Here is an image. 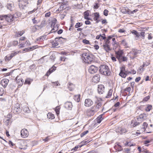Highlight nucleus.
Instances as JSON below:
<instances>
[{
	"label": "nucleus",
	"mask_w": 153,
	"mask_h": 153,
	"mask_svg": "<svg viewBox=\"0 0 153 153\" xmlns=\"http://www.w3.org/2000/svg\"><path fill=\"white\" fill-rule=\"evenodd\" d=\"M99 70L100 73L104 75H109L110 74V69L108 66L106 65H101Z\"/></svg>",
	"instance_id": "nucleus-1"
},
{
	"label": "nucleus",
	"mask_w": 153,
	"mask_h": 153,
	"mask_svg": "<svg viewBox=\"0 0 153 153\" xmlns=\"http://www.w3.org/2000/svg\"><path fill=\"white\" fill-rule=\"evenodd\" d=\"M112 38L111 36H109L107 39L104 41L103 44V46L105 51L108 52L111 51V49L110 48V40Z\"/></svg>",
	"instance_id": "nucleus-2"
},
{
	"label": "nucleus",
	"mask_w": 153,
	"mask_h": 153,
	"mask_svg": "<svg viewBox=\"0 0 153 153\" xmlns=\"http://www.w3.org/2000/svg\"><path fill=\"white\" fill-rule=\"evenodd\" d=\"M82 59L85 63L88 64L91 63L93 60L92 58L86 53H83L82 54Z\"/></svg>",
	"instance_id": "nucleus-3"
},
{
	"label": "nucleus",
	"mask_w": 153,
	"mask_h": 153,
	"mask_svg": "<svg viewBox=\"0 0 153 153\" xmlns=\"http://www.w3.org/2000/svg\"><path fill=\"white\" fill-rule=\"evenodd\" d=\"M140 52V51L137 49H132L130 52L129 53L128 56L130 58L133 59L136 56V55Z\"/></svg>",
	"instance_id": "nucleus-4"
},
{
	"label": "nucleus",
	"mask_w": 153,
	"mask_h": 153,
	"mask_svg": "<svg viewBox=\"0 0 153 153\" xmlns=\"http://www.w3.org/2000/svg\"><path fill=\"white\" fill-rule=\"evenodd\" d=\"M20 51H13L12 52V53L10 54H9L8 55L6 56L5 57V60L6 61H9L13 57L16 56V55L18 54Z\"/></svg>",
	"instance_id": "nucleus-5"
},
{
	"label": "nucleus",
	"mask_w": 153,
	"mask_h": 153,
	"mask_svg": "<svg viewBox=\"0 0 153 153\" xmlns=\"http://www.w3.org/2000/svg\"><path fill=\"white\" fill-rule=\"evenodd\" d=\"M19 6L21 9H24L28 4L27 0H20L19 1Z\"/></svg>",
	"instance_id": "nucleus-6"
},
{
	"label": "nucleus",
	"mask_w": 153,
	"mask_h": 153,
	"mask_svg": "<svg viewBox=\"0 0 153 153\" xmlns=\"http://www.w3.org/2000/svg\"><path fill=\"white\" fill-rule=\"evenodd\" d=\"M21 111L20 105L18 103H16L13 108V112L15 114H17L20 112Z\"/></svg>",
	"instance_id": "nucleus-7"
},
{
	"label": "nucleus",
	"mask_w": 153,
	"mask_h": 153,
	"mask_svg": "<svg viewBox=\"0 0 153 153\" xmlns=\"http://www.w3.org/2000/svg\"><path fill=\"white\" fill-rule=\"evenodd\" d=\"M21 137L23 138H25L27 137L29 135V133L26 129H22L21 131Z\"/></svg>",
	"instance_id": "nucleus-8"
},
{
	"label": "nucleus",
	"mask_w": 153,
	"mask_h": 153,
	"mask_svg": "<svg viewBox=\"0 0 153 153\" xmlns=\"http://www.w3.org/2000/svg\"><path fill=\"white\" fill-rule=\"evenodd\" d=\"M97 68L94 65L90 66L88 69L89 72L91 74H94L97 71Z\"/></svg>",
	"instance_id": "nucleus-9"
},
{
	"label": "nucleus",
	"mask_w": 153,
	"mask_h": 153,
	"mask_svg": "<svg viewBox=\"0 0 153 153\" xmlns=\"http://www.w3.org/2000/svg\"><path fill=\"white\" fill-rule=\"evenodd\" d=\"M125 70L124 67H122L121 68L119 74V75L122 78H125L127 75V74L125 72Z\"/></svg>",
	"instance_id": "nucleus-10"
},
{
	"label": "nucleus",
	"mask_w": 153,
	"mask_h": 153,
	"mask_svg": "<svg viewBox=\"0 0 153 153\" xmlns=\"http://www.w3.org/2000/svg\"><path fill=\"white\" fill-rule=\"evenodd\" d=\"M116 131L120 134L125 133L127 131L126 128L124 127H119L116 129Z\"/></svg>",
	"instance_id": "nucleus-11"
},
{
	"label": "nucleus",
	"mask_w": 153,
	"mask_h": 153,
	"mask_svg": "<svg viewBox=\"0 0 153 153\" xmlns=\"http://www.w3.org/2000/svg\"><path fill=\"white\" fill-rule=\"evenodd\" d=\"M93 104V101L90 99H86L85 102V105L86 107H89L92 105Z\"/></svg>",
	"instance_id": "nucleus-12"
},
{
	"label": "nucleus",
	"mask_w": 153,
	"mask_h": 153,
	"mask_svg": "<svg viewBox=\"0 0 153 153\" xmlns=\"http://www.w3.org/2000/svg\"><path fill=\"white\" fill-rule=\"evenodd\" d=\"M5 19L8 22H11L13 21V16L12 15L8 14L4 15Z\"/></svg>",
	"instance_id": "nucleus-13"
},
{
	"label": "nucleus",
	"mask_w": 153,
	"mask_h": 153,
	"mask_svg": "<svg viewBox=\"0 0 153 153\" xmlns=\"http://www.w3.org/2000/svg\"><path fill=\"white\" fill-rule=\"evenodd\" d=\"M9 80L6 79H4L1 82V84L4 88L6 87L8 85Z\"/></svg>",
	"instance_id": "nucleus-14"
},
{
	"label": "nucleus",
	"mask_w": 153,
	"mask_h": 153,
	"mask_svg": "<svg viewBox=\"0 0 153 153\" xmlns=\"http://www.w3.org/2000/svg\"><path fill=\"white\" fill-rule=\"evenodd\" d=\"M105 88L102 85H98V91L99 94H102L104 91Z\"/></svg>",
	"instance_id": "nucleus-15"
},
{
	"label": "nucleus",
	"mask_w": 153,
	"mask_h": 153,
	"mask_svg": "<svg viewBox=\"0 0 153 153\" xmlns=\"http://www.w3.org/2000/svg\"><path fill=\"white\" fill-rule=\"evenodd\" d=\"M65 107L69 110H71L72 108L73 105L71 102H66L65 104Z\"/></svg>",
	"instance_id": "nucleus-16"
},
{
	"label": "nucleus",
	"mask_w": 153,
	"mask_h": 153,
	"mask_svg": "<svg viewBox=\"0 0 153 153\" xmlns=\"http://www.w3.org/2000/svg\"><path fill=\"white\" fill-rule=\"evenodd\" d=\"M100 79V76L99 75H97L94 76L92 79V81L95 83H97Z\"/></svg>",
	"instance_id": "nucleus-17"
},
{
	"label": "nucleus",
	"mask_w": 153,
	"mask_h": 153,
	"mask_svg": "<svg viewBox=\"0 0 153 153\" xmlns=\"http://www.w3.org/2000/svg\"><path fill=\"white\" fill-rule=\"evenodd\" d=\"M146 117L147 115L145 114H140L139 116V118H137V120L139 121L140 120H141V121H143L146 118Z\"/></svg>",
	"instance_id": "nucleus-18"
},
{
	"label": "nucleus",
	"mask_w": 153,
	"mask_h": 153,
	"mask_svg": "<svg viewBox=\"0 0 153 153\" xmlns=\"http://www.w3.org/2000/svg\"><path fill=\"white\" fill-rule=\"evenodd\" d=\"M97 104L95 106V111H98L99 109L102 106V102H97Z\"/></svg>",
	"instance_id": "nucleus-19"
},
{
	"label": "nucleus",
	"mask_w": 153,
	"mask_h": 153,
	"mask_svg": "<svg viewBox=\"0 0 153 153\" xmlns=\"http://www.w3.org/2000/svg\"><path fill=\"white\" fill-rule=\"evenodd\" d=\"M24 33L25 31L23 30L21 31L16 32L15 33V35L16 37H19L22 36Z\"/></svg>",
	"instance_id": "nucleus-20"
},
{
	"label": "nucleus",
	"mask_w": 153,
	"mask_h": 153,
	"mask_svg": "<svg viewBox=\"0 0 153 153\" xmlns=\"http://www.w3.org/2000/svg\"><path fill=\"white\" fill-rule=\"evenodd\" d=\"M94 19L95 21H96L97 23H98L99 22V21L98 20V19L99 17V13H94Z\"/></svg>",
	"instance_id": "nucleus-21"
},
{
	"label": "nucleus",
	"mask_w": 153,
	"mask_h": 153,
	"mask_svg": "<svg viewBox=\"0 0 153 153\" xmlns=\"http://www.w3.org/2000/svg\"><path fill=\"white\" fill-rule=\"evenodd\" d=\"M84 16L85 19L87 20H90V19L88 17L89 16V11H85L84 13Z\"/></svg>",
	"instance_id": "nucleus-22"
},
{
	"label": "nucleus",
	"mask_w": 153,
	"mask_h": 153,
	"mask_svg": "<svg viewBox=\"0 0 153 153\" xmlns=\"http://www.w3.org/2000/svg\"><path fill=\"white\" fill-rule=\"evenodd\" d=\"M52 29L51 31V32L49 33V34L50 33H52L53 32H55L58 29V25H56V26H53L52 27Z\"/></svg>",
	"instance_id": "nucleus-23"
},
{
	"label": "nucleus",
	"mask_w": 153,
	"mask_h": 153,
	"mask_svg": "<svg viewBox=\"0 0 153 153\" xmlns=\"http://www.w3.org/2000/svg\"><path fill=\"white\" fill-rule=\"evenodd\" d=\"M131 32L132 34L135 35L137 37H139L140 36V33L135 30H133L132 31H131Z\"/></svg>",
	"instance_id": "nucleus-24"
},
{
	"label": "nucleus",
	"mask_w": 153,
	"mask_h": 153,
	"mask_svg": "<svg viewBox=\"0 0 153 153\" xmlns=\"http://www.w3.org/2000/svg\"><path fill=\"white\" fill-rule=\"evenodd\" d=\"M117 58L118 59H121V57L122 56L123 53L121 51H118L117 53Z\"/></svg>",
	"instance_id": "nucleus-25"
},
{
	"label": "nucleus",
	"mask_w": 153,
	"mask_h": 153,
	"mask_svg": "<svg viewBox=\"0 0 153 153\" xmlns=\"http://www.w3.org/2000/svg\"><path fill=\"white\" fill-rule=\"evenodd\" d=\"M62 38L61 37L59 38H56L55 39V40L53 42V46H56L58 45L59 43L57 41L59 39Z\"/></svg>",
	"instance_id": "nucleus-26"
},
{
	"label": "nucleus",
	"mask_w": 153,
	"mask_h": 153,
	"mask_svg": "<svg viewBox=\"0 0 153 153\" xmlns=\"http://www.w3.org/2000/svg\"><path fill=\"white\" fill-rule=\"evenodd\" d=\"M102 114H101L97 118V123H100L101 121L103 119V118L102 117Z\"/></svg>",
	"instance_id": "nucleus-27"
},
{
	"label": "nucleus",
	"mask_w": 153,
	"mask_h": 153,
	"mask_svg": "<svg viewBox=\"0 0 153 153\" xmlns=\"http://www.w3.org/2000/svg\"><path fill=\"white\" fill-rule=\"evenodd\" d=\"M80 95H77L74 96V100L77 102H79L80 101Z\"/></svg>",
	"instance_id": "nucleus-28"
},
{
	"label": "nucleus",
	"mask_w": 153,
	"mask_h": 153,
	"mask_svg": "<svg viewBox=\"0 0 153 153\" xmlns=\"http://www.w3.org/2000/svg\"><path fill=\"white\" fill-rule=\"evenodd\" d=\"M47 116L48 118L51 119H54L55 117L54 114L51 113H48L47 114Z\"/></svg>",
	"instance_id": "nucleus-29"
},
{
	"label": "nucleus",
	"mask_w": 153,
	"mask_h": 153,
	"mask_svg": "<svg viewBox=\"0 0 153 153\" xmlns=\"http://www.w3.org/2000/svg\"><path fill=\"white\" fill-rule=\"evenodd\" d=\"M57 20L56 19H54L53 20H52L51 22V27H53V26H56V25H57L56 24V22Z\"/></svg>",
	"instance_id": "nucleus-30"
},
{
	"label": "nucleus",
	"mask_w": 153,
	"mask_h": 153,
	"mask_svg": "<svg viewBox=\"0 0 153 153\" xmlns=\"http://www.w3.org/2000/svg\"><path fill=\"white\" fill-rule=\"evenodd\" d=\"M74 87V85L73 84L71 83H69V84L68 88H69V89L70 91H72Z\"/></svg>",
	"instance_id": "nucleus-31"
},
{
	"label": "nucleus",
	"mask_w": 153,
	"mask_h": 153,
	"mask_svg": "<svg viewBox=\"0 0 153 153\" xmlns=\"http://www.w3.org/2000/svg\"><path fill=\"white\" fill-rule=\"evenodd\" d=\"M60 109V107L59 106H57L55 109V111L56 114L58 115L59 114V110Z\"/></svg>",
	"instance_id": "nucleus-32"
},
{
	"label": "nucleus",
	"mask_w": 153,
	"mask_h": 153,
	"mask_svg": "<svg viewBox=\"0 0 153 153\" xmlns=\"http://www.w3.org/2000/svg\"><path fill=\"white\" fill-rule=\"evenodd\" d=\"M112 91L111 89L108 92L107 96H106V98H109L110 97L112 94Z\"/></svg>",
	"instance_id": "nucleus-33"
},
{
	"label": "nucleus",
	"mask_w": 153,
	"mask_h": 153,
	"mask_svg": "<svg viewBox=\"0 0 153 153\" xmlns=\"http://www.w3.org/2000/svg\"><path fill=\"white\" fill-rule=\"evenodd\" d=\"M18 82V84L19 85H21L23 84L24 81L22 79H18L17 81Z\"/></svg>",
	"instance_id": "nucleus-34"
},
{
	"label": "nucleus",
	"mask_w": 153,
	"mask_h": 153,
	"mask_svg": "<svg viewBox=\"0 0 153 153\" xmlns=\"http://www.w3.org/2000/svg\"><path fill=\"white\" fill-rule=\"evenodd\" d=\"M152 106L151 105H148L145 108V110L147 111H149L152 109Z\"/></svg>",
	"instance_id": "nucleus-35"
},
{
	"label": "nucleus",
	"mask_w": 153,
	"mask_h": 153,
	"mask_svg": "<svg viewBox=\"0 0 153 153\" xmlns=\"http://www.w3.org/2000/svg\"><path fill=\"white\" fill-rule=\"evenodd\" d=\"M53 71H54L53 70V68H52V67L47 72V73L46 74V75L47 76H49L50 74H51V73H52Z\"/></svg>",
	"instance_id": "nucleus-36"
},
{
	"label": "nucleus",
	"mask_w": 153,
	"mask_h": 153,
	"mask_svg": "<svg viewBox=\"0 0 153 153\" xmlns=\"http://www.w3.org/2000/svg\"><path fill=\"white\" fill-rule=\"evenodd\" d=\"M121 44L123 46L126 47L127 45V43L125 40H123L122 41Z\"/></svg>",
	"instance_id": "nucleus-37"
},
{
	"label": "nucleus",
	"mask_w": 153,
	"mask_h": 153,
	"mask_svg": "<svg viewBox=\"0 0 153 153\" xmlns=\"http://www.w3.org/2000/svg\"><path fill=\"white\" fill-rule=\"evenodd\" d=\"M144 70V68L141 66H140L138 69V72L140 73H142Z\"/></svg>",
	"instance_id": "nucleus-38"
},
{
	"label": "nucleus",
	"mask_w": 153,
	"mask_h": 153,
	"mask_svg": "<svg viewBox=\"0 0 153 153\" xmlns=\"http://www.w3.org/2000/svg\"><path fill=\"white\" fill-rule=\"evenodd\" d=\"M4 93V89L1 87H0V96H2Z\"/></svg>",
	"instance_id": "nucleus-39"
},
{
	"label": "nucleus",
	"mask_w": 153,
	"mask_h": 153,
	"mask_svg": "<svg viewBox=\"0 0 153 153\" xmlns=\"http://www.w3.org/2000/svg\"><path fill=\"white\" fill-rule=\"evenodd\" d=\"M148 126V124L146 122H144L143 124V127L142 128L143 130H145L146 128Z\"/></svg>",
	"instance_id": "nucleus-40"
},
{
	"label": "nucleus",
	"mask_w": 153,
	"mask_h": 153,
	"mask_svg": "<svg viewBox=\"0 0 153 153\" xmlns=\"http://www.w3.org/2000/svg\"><path fill=\"white\" fill-rule=\"evenodd\" d=\"M100 41H102L103 39H106L105 36V34L104 33H103L102 35H101V36H100Z\"/></svg>",
	"instance_id": "nucleus-41"
},
{
	"label": "nucleus",
	"mask_w": 153,
	"mask_h": 153,
	"mask_svg": "<svg viewBox=\"0 0 153 153\" xmlns=\"http://www.w3.org/2000/svg\"><path fill=\"white\" fill-rule=\"evenodd\" d=\"M82 25V24L81 23H77L76 24L75 27L76 28H78L80 27Z\"/></svg>",
	"instance_id": "nucleus-42"
},
{
	"label": "nucleus",
	"mask_w": 153,
	"mask_h": 153,
	"mask_svg": "<svg viewBox=\"0 0 153 153\" xmlns=\"http://www.w3.org/2000/svg\"><path fill=\"white\" fill-rule=\"evenodd\" d=\"M99 7V4L98 3H95L94 5V9H97Z\"/></svg>",
	"instance_id": "nucleus-43"
},
{
	"label": "nucleus",
	"mask_w": 153,
	"mask_h": 153,
	"mask_svg": "<svg viewBox=\"0 0 153 153\" xmlns=\"http://www.w3.org/2000/svg\"><path fill=\"white\" fill-rule=\"evenodd\" d=\"M13 7V5L11 4H8L7 5V8L9 10H11Z\"/></svg>",
	"instance_id": "nucleus-44"
},
{
	"label": "nucleus",
	"mask_w": 153,
	"mask_h": 153,
	"mask_svg": "<svg viewBox=\"0 0 153 153\" xmlns=\"http://www.w3.org/2000/svg\"><path fill=\"white\" fill-rule=\"evenodd\" d=\"M88 131L87 130L85 131H83L82 133L80 135L81 137H83L86 134L88 133Z\"/></svg>",
	"instance_id": "nucleus-45"
},
{
	"label": "nucleus",
	"mask_w": 153,
	"mask_h": 153,
	"mask_svg": "<svg viewBox=\"0 0 153 153\" xmlns=\"http://www.w3.org/2000/svg\"><path fill=\"white\" fill-rule=\"evenodd\" d=\"M55 58H56V57H55V56L54 55H52L50 56V59L52 61H54Z\"/></svg>",
	"instance_id": "nucleus-46"
},
{
	"label": "nucleus",
	"mask_w": 153,
	"mask_h": 153,
	"mask_svg": "<svg viewBox=\"0 0 153 153\" xmlns=\"http://www.w3.org/2000/svg\"><path fill=\"white\" fill-rule=\"evenodd\" d=\"M90 142V141L89 140H85L83 141H82V142H81V143L83 145H85V144L87 143H88Z\"/></svg>",
	"instance_id": "nucleus-47"
},
{
	"label": "nucleus",
	"mask_w": 153,
	"mask_h": 153,
	"mask_svg": "<svg viewBox=\"0 0 153 153\" xmlns=\"http://www.w3.org/2000/svg\"><path fill=\"white\" fill-rule=\"evenodd\" d=\"M24 44L26 46H28L30 45V42L28 40H27Z\"/></svg>",
	"instance_id": "nucleus-48"
},
{
	"label": "nucleus",
	"mask_w": 153,
	"mask_h": 153,
	"mask_svg": "<svg viewBox=\"0 0 153 153\" xmlns=\"http://www.w3.org/2000/svg\"><path fill=\"white\" fill-rule=\"evenodd\" d=\"M19 46L20 48H22L25 46V44L24 43H20V42H19Z\"/></svg>",
	"instance_id": "nucleus-49"
},
{
	"label": "nucleus",
	"mask_w": 153,
	"mask_h": 153,
	"mask_svg": "<svg viewBox=\"0 0 153 153\" xmlns=\"http://www.w3.org/2000/svg\"><path fill=\"white\" fill-rule=\"evenodd\" d=\"M112 38L111 39H112V40L113 41V42L112 43L113 45H114L116 44V42L115 41V38H112Z\"/></svg>",
	"instance_id": "nucleus-50"
},
{
	"label": "nucleus",
	"mask_w": 153,
	"mask_h": 153,
	"mask_svg": "<svg viewBox=\"0 0 153 153\" xmlns=\"http://www.w3.org/2000/svg\"><path fill=\"white\" fill-rule=\"evenodd\" d=\"M131 90V88L130 87H128L124 89V91L130 92Z\"/></svg>",
	"instance_id": "nucleus-51"
},
{
	"label": "nucleus",
	"mask_w": 153,
	"mask_h": 153,
	"mask_svg": "<svg viewBox=\"0 0 153 153\" xmlns=\"http://www.w3.org/2000/svg\"><path fill=\"white\" fill-rule=\"evenodd\" d=\"M140 35V36H142V39H144L145 38V32H141L140 33H139Z\"/></svg>",
	"instance_id": "nucleus-52"
},
{
	"label": "nucleus",
	"mask_w": 153,
	"mask_h": 153,
	"mask_svg": "<svg viewBox=\"0 0 153 153\" xmlns=\"http://www.w3.org/2000/svg\"><path fill=\"white\" fill-rule=\"evenodd\" d=\"M140 123L137 121L135 122L133 124V127H135L137 125H138L140 124Z\"/></svg>",
	"instance_id": "nucleus-53"
},
{
	"label": "nucleus",
	"mask_w": 153,
	"mask_h": 153,
	"mask_svg": "<svg viewBox=\"0 0 153 153\" xmlns=\"http://www.w3.org/2000/svg\"><path fill=\"white\" fill-rule=\"evenodd\" d=\"M83 43L85 44H89V42L88 40H87L85 39H83L82 41Z\"/></svg>",
	"instance_id": "nucleus-54"
},
{
	"label": "nucleus",
	"mask_w": 153,
	"mask_h": 153,
	"mask_svg": "<svg viewBox=\"0 0 153 153\" xmlns=\"http://www.w3.org/2000/svg\"><path fill=\"white\" fill-rule=\"evenodd\" d=\"M36 46H32V47L28 48L29 49V51H32L33 50L36 49Z\"/></svg>",
	"instance_id": "nucleus-55"
},
{
	"label": "nucleus",
	"mask_w": 153,
	"mask_h": 153,
	"mask_svg": "<svg viewBox=\"0 0 153 153\" xmlns=\"http://www.w3.org/2000/svg\"><path fill=\"white\" fill-rule=\"evenodd\" d=\"M108 11L107 10H105L103 12V14L105 16H107L108 15Z\"/></svg>",
	"instance_id": "nucleus-56"
},
{
	"label": "nucleus",
	"mask_w": 153,
	"mask_h": 153,
	"mask_svg": "<svg viewBox=\"0 0 153 153\" xmlns=\"http://www.w3.org/2000/svg\"><path fill=\"white\" fill-rule=\"evenodd\" d=\"M150 97L149 96H147L145 97L143 99V101H147L149 99Z\"/></svg>",
	"instance_id": "nucleus-57"
},
{
	"label": "nucleus",
	"mask_w": 153,
	"mask_h": 153,
	"mask_svg": "<svg viewBox=\"0 0 153 153\" xmlns=\"http://www.w3.org/2000/svg\"><path fill=\"white\" fill-rule=\"evenodd\" d=\"M11 116L10 114H8L7 115V119H6V121L9 122L11 118Z\"/></svg>",
	"instance_id": "nucleus-58"
},
{
	"label": "nucleus",
	"mask_w": 153,
	"mask_h": 153,
	"mask_svg": "<svg viewBox=\"0 0 153 153\" xmlns=\"http://www.w3.org/2000/svg\"><path fill=\"white\" fill-rule=\"evenodd\" d=\"M125 145L130 146H132V145L131 144V142H127L126 143H125Z\"/></svg>",
	"instance_id": "nucleus-59"
},
{
	"label": "nucleus",
	"mask_w": 153,
	"mask_h": 153,
	"mask_svg": "<svg viewBox=\"0 0 153 153\" xmlns=\"http://www.w3.org/2000/svg\"><path fill=\"white\" fill-rule=\"evenodd\" d=\"M25 83L26 84H30V82L28 79H27L25 82Z\"/></svg>",
	"instance_id": "nucleus-60"
},
{
	"label": "nucleus",
	"mask_w": 153,
	"mask_h": 153,
	"mask_svg": "<svg viewBox=\"0 0 153 153\" xmlns=\"http://www.w3.org/2000/svg\"><path fill=\"white\" fill-rule=\"evenodd\" d=\"M46 37V35H44L43 36H41V38L42 40L43 41L44 39H45V38Z\"/></svg>",
	"instance_id": "nucleus-61"
},
{
	"label": "nucleus",
	"mask_w": 153,
	"mask_h": 153,
	"mask_svg": "<svg viewBox=\"0 0 153 153\" xmlns=\"http://www.w3.org/2000/svg\"><path fill=\"white\" fill-rule=\"evenodd\" d=\"M136 71L134 70H131V71L129 72L128 73L130 74H134L136 73Z\"/></svg>",
	"instance_id": "nucleus-62"
},
{
	"label": "nucleus",
	"mask_w": 153,
	"mask_h": 153,
	"mask_svg": "<svg viewBox=\"0 0 153 153\" xmlns=\"http://www.w3.org/2000/svg\"><path fill=\"white\" fill-rule=\"evenodd\" d=\"M18 44V42L17 41H13V44L14 46L17 45Z\"/></svg>",
	"instance_id": "nucleus-63"
},
{
	"label": "nucleus",
	"mask_w": 153,
	"mask_h": 153,
	"mask_svg": "<svg viewBox=\"0 0 153 153\" xmlns=\"http://www.w3.org/2000/svg\"><path fill=\"white\" fill-rule=\"evenodd\" d=\"M32 30L33 32H35L37 30V28L36 26H33L32 27Z\"/></svg>",
	"instance_id": "nucleus-64"
}]
</instances>
